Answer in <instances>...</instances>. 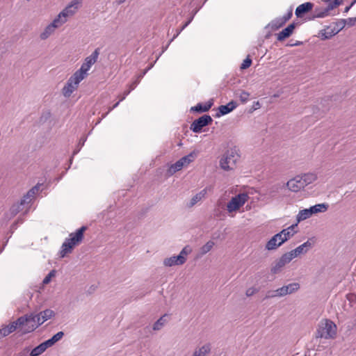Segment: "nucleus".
Listing matches in <instances>:
<instances>
[{
  "instance_id": "obj_31",
  "label": "nucleus",
  "mask_w": 356,
  "mask_h": 356,
  "mask_svg": "<svg viewBox=\"0 0 356 356\" xmlns=\"http://www.w3.org/2000/svg\"><path fill=\"white\" fill-rule=\"evenodd\" d=\"M166 316L167 314H164L154 323L152 326L154 331H159L165 326L167 323V320L165 319Z\"/></svg>"
},
{
  "instance_id": "obj_54",
  "label": "nucleus",
  "mask_w": 356,
  "mask_h": 356,
  "mask_svg": "<svg viewBox=\"0 0 356 356\" xmlns=\"http://www.w3.org/2000/svg\"><path fill=\"white\" fill-rule=\"evenodd\" d=\"M31 325V323H26L25 325L23 327H19L22 329V331L23 332L24 328L25 327H29V325Z\"/></svg>"
},
{
  "instance_id": "obj_3",
  "label": "nucleus",
  "mask_w": 356,
  "mask_h": 356,
  "mask_svg": "<svg viewBox=\"0 0 356 356\" xmlns=\"http://www.w3.org/2000/svg\"><path fill=\"white\" fill-rule=\"evenodd\" d=\"M240 155L238 154L237 150L236 149H230L220 159V166L225 171L232 170L236 167Z\"/></svg>"
},
{
  "instance_id": "obj_25",
  "label": "nucleus",
  "mask_w": 356,
  "mask_h": 356,
  "mask_svg": "<svg viewBox=\"0 0 356 356\" xmlns=\"http://www.w3.org/2000/svg\"><path fill=\"white\" fill-rule=\"evenodd\" d=\"M182 258L181 257L172 256L164 259L163 264L165 266L171 267L173 266H181L183 265L181 262Z\"/></svg>"
},
{
  "instance_id": "obj_35",
  "label": "nucleus",
  "mask_w": 356,
  "mask_h": 356,
  "mask_svg": "<svg viewBox=\"0 0 356 356\" xmlns=\"http://www.w3.org/2000/svg\"><path fill=\"white\" fill-rule=\"evenodd\" d=\"M47 350L46 347L42 343L34 348L30 353V356H39Z\"/></svg>"
},
{
  "instance_id": "obj_23",
  "label": "nucleus",
  "mask_w": 356,
  "mask_h": 356,
  "mask_svg": "<svg viewBox=\"0 0 356 356\" xmlns=\"http://www.w3.org/2000/svg\"><path fill=\"white\" fill-rule=\"evenodd\" d=\"M296 24L294 23H292L289 24L287 27L284 29L282 31H280L277 34V40L279 41H282L285 38L289 37L295 29Z\"/></svg>"
},
{
  "instance_id": "obj_9",
  "label": "nucleus",
  "mask_w": 356,
  "mask_h": 356,
  "mask_svg": "<svg viewBox=\"0 0 356 356\" xmlns=\"http://www.w3.org/2000/svg\"><path fill=\"white\" fill-rule=\"evenodd\" d=\"M83 79H81L79 76L74 73L67 80L66 84L62 89V92L64 97H70L73 92L76 90L79 83Z\"/></svg>"
},
{
  "instance_id": "obj_27",
  "label": "nucleus",
  "mask_w": 356,
  "mask_h": 356,
  "mask_svg": "<svg viewBox=\"0 0 356 356\" xmlns=\"http://www.w3.org/2000/svg\"><path fill=\"white\" fill-rule=\"evenodd\" d=\"M300 177L302 178V181L305 187L313 183L317 179V175L314 172L305 173L300 175Z\"/></svg>"
},
{
  "instance_id": "obj_57",
  "label": "nucleus",
  "mask_w": 356,
  "mask_h": 356,
  "mask_svg": "<svg viewBox=\"0 0 356 356\" xmlns=\"http://www.w3.org/2000/svg\"><path fill=\"white\" fill-rule=\"evenodd\" d=\"M120 102V100H119L117 103H115V104L112 106V108H115L119 105Z\"/></svg>"
},
{
  "instance_id": "obj_44",
  "label": "nucleus",
  "mask_w": 356,
  "mask_h": 356,
  "mask_svg": "<svg viewBox=\"0 0 356 356\" xmlns=\"http://www.w3.org/2000/svg\"><path fill=\"white\" fill-rule=\"evenodd\" d=\"M186 26H184V24L181 27L180 29H177L176 31V33L174 35L173 38L170 40V42H171L172 41L174 40L175 38H176L180 33L181 32L186 28Z\"/></svg>"
},
{
  "instance_id": "obj_56",
  "label": "nucleus",
  "mask_w": 356,
  "mask_h": 356,
  "mask_svg": "<svg viewBox=\"0 0 356 356\" xmlns=\"http://www.w3.org/2000/svg\"><path fill=\"white\" fill-rule=\"evenodd\" d=\"M125 1H126V0H118V1H116V3H117L118 5H120V4L124 3Z\"/></svg>"
},
{
  "instance_id": "obj_55",
  "label": "nucleus",
  "mask_w": 356,
  "mask_h": 356,
  "mask_svg": "<svg viewBox=\"0 0 356 356\" xmlns=\"http://www.w3.org/2000/svg\"><path fill=\"white\" fill-rule=\"evenodd\" d=\"M193 20V17H191L185 24H184V26H188V24L191 22V21Z\"/></svg>"
},
{
  "instance_id": "obj_21",
  "label": "nucleus",
  "mask_w": 356,
  "mask_h": 356,
  "mask_svg": "<svg viewBox=\"0 0 356 356\" xmlns=\"http://www.w3.org/2000/svg\"><path fill=\"white\" fill-rule=\"evenodd\" d=\"M211 351V344L207 343L200 347H197L191 356H207Z\"/></svg>"
},
{
  "instance_id": "obj_47",
  "label": "nucleus",
  "mask_w": 356,
  "mask_h": 356,
  "mask_svg": "<svg viewBox=\"0 0 356 356\" xmlns=\"http://www.w3.org/2000/svg\"><path fill=\"white\" fill-rule=\"evenodd\" d=\"M282 25L283 24H280V18L277 19L272 22V26H275L276 29L281 27Z\"/></svg>"
},
{
  "instance_id": "obj_33",
  "label": "nucleus",
  "mask_w": 356,
  "mask_h": 356,
  "mask_svg": "<svg viewBox=\"0 0 356 356\" xmlns=\"http://www.w3.org/2000/svg\"><path fill=\"white\" fill-rule=\"evenodd\" d=\"M215 243L212 241H209L206 244L202 245L200 249V256H203L212 250Z\"/></svg>"
},
{
  "instance_id": "obj_2",
  "label": "nucleus",
  "mask_w": 356,
  "mask_h": 356,
  "mask_svg": "<svg viewBox=\"0 0 356 356\" xmlns=\"http://www.w3.org/2000/svg\"><path fill=\"white\" fill-rule=\"evenodd\" d=\"M82 0H72L70 3L56 17V19L62 26L72 17L79 10Z\"/></svg>"
},
{
  "instance_id": "obj_52",
  "label": "nucleus",
  "mask_w": 356,
  "mask_h": 356,
  "mask_svg": "<svg viewBox=\"0 0 356 356\" xmlns=\"http://www.w3.org/2000/svg\"><path fill=\"white\" fill-rule=\"evenodd\" d=\"M302 42L300 41H297L296 43H293V44H289L288 46H290V47H293V46H299L300 44H302Z\"/></svg>"
},
{
  "instance_id": "obj_11",
  "label": "nucleus",
  "mask_w": 356,
  "mask_h": 356,
  "mask_svg": "<svg viewBox=\"0 0 356 356\" xmlns=\"http://www.w3.org/2000/svg\"><path fill=\"white\" fill-rule=\"evenodd\" d=\"M213 121L209 115H204L194 120L191 124V130L194 133H200L203 127L210 124Z\"/></svg>"
},
{
  "instance_id": "obj_19",
  "label": "nucleus",
  "mask_w": 356,
  "mask_h": 356,
  "mask_svg": "<svg viewBox=\"0 0 356 356\" xmlns=\"http://www.w3.org/2000/svg\"><path fill=\"white\" fill-rule=\"evenodd\" d=\"M237 106V103L234 101H231L226 105H222L218 107V112L216 113V117L219 118L222 115L228 114L234 110Z\"/></svg>"
},
{
  "instance_id": "obj_64",
  "label": "nucleus",
  "mask_w": 356,
  "mask_h": 356,
  "mask_svg": "<svg viewBox=\"0 0 356 356\" xmlns=\"http://www.w3.org/2000/svg\"><path fill=\"white\" fill-rule=\"evenodd\" d=\"M79 149H77L76 152H74V154H76V152H79Z\"/></svg>"
},
{
  "instance_id": "obj_6",
  "label": "nucleus",
  "mask_w": 356,
  "mask_h": 356,
  "mask_svg": "<svg viewBox=\"0 0 356 356\" xmlns=\"http://www.w3.org/2000/svg\"><path fill=\"white\" fill-rule=\"evenodd\" d=\"M99 55V49L97 48L90 56L85 58V61L81 65L80 69L76 71L74 74L79 76L81 79H83L86 76L87 72L89 71L92 65L97 62Z\"/></svg>"
},
{
  "instance_id": "obj_18",
  "label": "nucleus",
  "mask_w": 356,
  "mask_h": 356,
  "mask_svg": "<svg viewBox=\"0 0 356 356\" xmlns=\"http://www.w3.org/2000/svg\"><path fill=\"white\" fill-rule=\"evenodd\" d=\"M286 186L290 191L293 192H298L305 188L302 178H300V175H298L288 181Z\"/></svg>"
},
{
  "instance_id": "obj_24",
  "label": "nucleus",
  "mask_w": 356,
  "mask_h": 356,
  "mask_svg": "<svg viewBox=\"0 0 356 356\" xmlns=\"http://www.w3.org/2000/svg\"><path fill=\"white\" fill-rule=\"evenodd\" d=\"M281 234H276L266 243V248L268 250L277 249L282 244H280Z\"/></svg>"
},
{
  "instance_id": "obj_38",
  "label": "nucleus",
  "mask_w": 356,
  "mask_h": 356,
  "mask_svg": "<svg viewBox=\"0 0 356 356\" xmlns=\"http://www.w3.org/2000/svg\"><path fill=\"white\" fill-rule=\"evenodd\" d=\"M250 97V93L246 91H242L241 93L239 95V99L241 101L242 103H246Z\"/></svg>"
},
{
  "instance_id": "obj_13",
  "label": "nucleus",
  "mask_w": 356,
  "mask_h": 356,
  "mask_svg": "<svg viewBox=\"0 0 356 356\" xmlns=\"http://www.w3.org/2000/svg\"><path fill=\"white\" fill-rule=\"evenodd\" d=\"M40 185L38 184L32 188H31L19 202L21 204V205L23 206V208H25V213L29 209L31 204L33 200L34 199L35 194L38 192L40 189Z\"/></svg>"
},
{
  "instance_id": "obj_40",
  "label": "nucleus",
  "mask_w": 356,
  "mask_h": 356,
  "mask_svg": "<svg viewBox=\"0 0 356 356\" xmlns=\"http://www.w3.org/2000/svg\"><path fill=\"white\" fill-rule=\"evenodd\" d=\"M251 64H252V60L249 57H247L242 63V64L241 65V69H242V70L247 69L251 65Z\"/></svg>"
},
{
  "instance_id": "obj_46",
  "label": "nucleus",
  "mask_w": 356,
  "mask_h": 356,
  "mask_svg": "<svg viewBox=\"0 0 356 356\" xmlns=\"http://www.w3.org/2000/svg\"><path fill=\"white\" fill-rule=\"evenodd\" d=\"M154 66V63H152L149 66H148L143 72L141 74H140L138 76V79L140 80V79L142 77H143V76Z\"/></svg>"
},
{
  "instance_id": "obj_29",
  "label": "nucleus",
  "mask_w": 356,
  "mask_h": 356,
  "mask_svg": "<svg viewBox=\"0 0 356 356\" xmlns=\"http://www.w3.org/2000/svg\"><path fill=\"white\" fill-rule=\"evenodd\" d=\"M207 193V188H204L200 192L195 195L191 200L190 203L188 206L190 207H193L195 204H197L198 202L202 200L206 195Z\"/></svg>"
},
{
  "instance_id": "obj_14",
  "label": "nucleus",
  "mask_w": 356,
  "mask_h": 356,
  "mask_svg": "<svg viewBox=\"0 0 356 356\" xmlns=\"http://www.w3.org/2000/svg\"><path fill=\"white\" fill-rule=\"evenodd\" d=\"M314 240L313 238L308 239L306 242L298 246L294 250H292L290 252H288L292 259L296 258L300 254H306L311 248H313L314 245Z\"/></svg>"
},
{
  "instance_id": "obj_42",
  "label": "nucleus",
  "mask_w": 356,
  "mask_h": 356,
  "mask_svg": "<svg viewBox=\"0 0 356 356\" xmlns=\"http://www.w3.org/2000/svg\"><path fill=\"white\" fill-rule=\"evenodd\" d=\"M64 336L63 332L60 331L54 334L51 338L54 341L55 343L60 340Z\"/></svg>"
},
{
  "instance_id": "obj_30",
  "label": "nucleus",
  "mask_w": 356,
  "mask_h": 356,
  "mask_svg": "<svg viewBox=\"0 0 356 356\" xmlns=\"http://www.w3.org/2000/svg\"><path fill=\"white\" fill-rule=\"evenodd\" d=\"M87 229L88 227L83 225L80 228L77 229L75 232L70 233L69 234V236H72L75 238L76 240H79L82 242L84 238V233Z\"/></svg>"
},
{
  "instance_id": "obj_5",
  "label": "nucleus",
  "mask_w": 356,
  "mask_h": 356,
  "mask_svg": "<svg viewBox=\"0 0 356 356\" xmlns=\"http://www.w3.org/2000/svg\"><path fill=\"white\" fill-rule=\"evenodd\" d=\"M17 323V326L23 327L26 323H31V325H29V327H25L23 330V333H29L35 330L38 326L41 324L40 323V318L36 317L35 314H31L29 315L22 316L15 321Z\"/></svg>"
},
{
  "instance_id": "obj_50",
  "label": "nucleus",
  "mask_w": 356,
  "mask_h": 356,
  "mask_svg": "<svg viewBox=\"0 0 356 356\" xmlns=\"http://www.w3.org/2000/svg\"><path fill=\"white\" fill-rule=\"evenodd\" d=\"M129 93L130 90L124 91L122 96L120 98V102L123 101Z\"/></svg>"
},
{
  "instance_id": "obj_41",
  "label": "nucleus",
  "mask_w": 356,
  "mask_h": 356,
  "mask_svg": "<svg viewBox=\"0 0 356 356\" xmlns=\"http://www.w3.org/2000/svg\"><path fill=\"white\" fill-rule=\"evenodd\" d=\"M258 292V289L254 287L248 288L245 291V295L248 297L253 296L254 293Z\"/></svg>"
},
{
  "instance_id": "obj_28",
  "label": "nucleus",
  "mask_w": 356,
  "mask_h": 356,
  "mask_svg": "<svg viewBox=\"0 0 356 356\" xmlns=\"http://www.w3.org/2000/svg\"><path fill=\"white\" fill-rule=\"evenodd\" d=\"M54 315V312L51 309H45L41 312L40 314H35L37 318H40V323L41 325L48 319L51 318Z\"/></svg>"
},
{
  "instance_id": "obj_49",
  "label": "nucleus",
  "mask_w": 356,
  "mask_h": 356,
  "mask_svg": "<svg viewBox=\"0 0 356 356\" xmlns=\"http://www.w3.org/2000/svg\"><path fill=\"white\" fill-rule=\"evenodd\" d=\"M346 298L351 302H354L356 299V296L353 293H348L346 295Z\"/></svg>"
},
{
  "instance_id": "obj_36",
  "label": "nucleus",
  "mask_w": 356,
  "mask_h": 356,
  "mask_svg": "<svg viewBox=\"0 0 356 356\" xmlns=\"http://www.w3.org/2000/svg\"><path fill=\"white\" fill-rule=\"evenodd\" d=\"M279 291V288L275 290L268 291L266 294L265 298L270 299L274 298H281Z\"/></svg>"
},
{
  "instance_id": "obj_39",
  "label": "nucleus",
  "mask_w": 356,
  "mask_h": 356,
  "mask_svg": "<svg viewBox=\"0 0 356 356\" xmlns=\"http://www.w3.org/2000/svg\"><path fill=\"white\" fill-rule=\"evenodd\" d=\"M292 16V10L280 18V24H284Z\"/></svg>"
},
{
  "instance_id": "obj_45",
  "label": "nucleus",
  "mask_w": 356,
  "mask_h": 356,
  "mask_svg": "<svg viewBox=\"0 0 356 356\" xmlns=\"http://www.w3.org/2000/svg\"><path fill=\"white\" fill-rule=\"evenodd\" d=\"M140 81V80L137 78V79L135 81H134L133 83H131L129 85V89L128 90H130V92L131 90H133L136 87V86L139 83Z\"/></svg>"
},
{
  "instance_id": "obj_62",
  "label": "nucleus",
  "mask_w": 356,
  "mask_h": 356,
  "mask_svg": "<svg viewBox=\"0 0 356 356\" xmlns=\"http://www.w3.org/2000/svg\"><path fill=\"white\" fill-rule=\"evenodd\" d=\"M145 330H149V327L147 326V327H146L145 328Z\"/></svg>"
},
{
  "instance_id": "obj_53",
  "label": "nucleus",
  "mask_w": 356,
  "mask_h": 356,
  "mask_svg": "<svg viewBox=\"0 0 356 356\" xmlns=\"http://www.w3.org/2000/svg\"><path fill=\"white\" fill-rule=\"evenodd\" d=\"M254 109L256 110L260 107V104L259 102H254L253 105Z\"/></svg>"
},
{
  "instance_id": "obj_7",
  "label": "nucleus",
  "mask_w": 356,
  "mask_h": 356,
  "mask_svg": "<svg viewBox=\"0 0 356 356\" xmlns=\"http://www.w3.org/2000/svg\"><path fill=\"white\" fill-rule=\"evenodd\" d=\"M250 197L246 193H239L231 198L227 204V211L232 213L238 211L241 207L249 200Z\"/></svg>"
},
{
  "instance_id": "obj_48",
  "label": "nucleus",
  "mask_w": 356,
  "mask_h": 356,
  "mask_svg": "<svg viewBox=\"0 0 356 356\" xmlns=\"http://www.w3.org/2000/svg\"><path fill=\"white\" fill-rule=\"evenodd\" d=\"M328 9H325L323 11L318 13L316 14V17H324L327 15Z\"/></svg>"
},
{
  "instance_id": "obj_17",
  "label": "nucleus",
  "mask_w": 356,
  "mask_h": 356,
  "mask_svg": "<svg viewBox=\"0 0 356 356\" xmlns=\"http://www.w3.org/2000/svg\"><path fill=\"white\" fill-rule=\"evenodd\" d=\"M300 288V285L298 282H292L287 285L282 286L279 288L280 296L284 297L286 295H290L298 291Z\"/></svg>"
},
{
  "instance_id": "obj_51",
  "label": "nucleus",
  "mask_w": 356,
  "mask_h": 356,
  "mask_svg": "<svg viewBox=\"0 0 356 356\" xmlns=\"http://www.w3.org/2000/svg\"><path fill=\"white\" fill-rule=\"evenodd\" d=\"M113 109V108H112V107H110L108 112L102 115V118L98 121V122H99L102 119L104 118Z\"/></svg>"
},
{
  "instance_id": "obj_34",
  "label": "nucleus",
  "mask_w": 356,
  "mask_h": 356,
  "mask_svg": "<svg viewBox=\"0 0 356 356\" xmlns=\"http://www.w3.org/2000/svg\"><path fill=\"white\" fill-rule=\"evenodd\" d=\"M192 252V248L189 245H186L180 252L177 257H181L182 260L181 261V264H184L187 260L186 257Z\"/></svg>"
},
{
  "instance_id": "obj_22",
  "label": "nucleus",
  "mask_w": 356,
  "mask_h": 356,
  "mask_svg": "<svg viewBox=\"0 0 356 356\" xmlns=\"http://www.w3.org/2000/svg\"><path fill=\"white\" fill-rule=\"evenodd\" d=\"M312 8L313 3L310 2L302 3L296 8L295 14L298 17H301L303 14L310 11Z\"/></svg>"
},
{
  "instance_id": "obj_8",
  "label": "nucleus",
  "mask_w": 356,
  "mask_h": 356,
  "mask_svg": "<svg viewBox=\"0 0 356 356\" xmlns=\"http://www.w3.org/2000/svg\"><path fill=\"white\" fill-rule=\"evenodd\" d=\"M196 155L197 154L195 152H192L188 155L181 157L175 163L172 164L168 170V175H172L175 172L181 170L183 168L188 166L195 160Z\"/></svg>"
},
{
  "instance_id": "obj_20",
  "label": "nucleus",
  "mask_w": 356,
  "mask_h": 356,
  "mask_svg": "<svg viewBox=\"0 0 356 356\" xmlns=\"http://www.w3.org/2000/svg\"><path fill=\"white\" fill-rule=\"evenodd\" d=\"M17 323H15V321H13L7 325H2V327L0 328V340L15 332L17 330Z\"/></svg>"
},
{
  "instance_id": "obj_60",
  "label": "nucleus",
  "mask_w": 356,
  "mask_h": 356,
  "mask_svg": "<svg viewBox=\"0 0 356 356\" xmlns=\"http://www.w3.org/2000/svg\"><path fill=\"white\" fill-rule=\"evenodd\" d=\"M334 3H335L336 5H339V0H334Z\"/></svg>"
},
{
  "instance_id": "obj_59",
  "label": "nucleus",
  "mask_w": 356,
  "mask_h": 356,
  "mask_svg": "<svg viewBox=\"0 0 356 356\" xmlns=\"http://www.w3.org/2000/svg\"><path fill=\"white\" fill-rule=\"evenodd\" d=\"M85 141H86V139H83V141H81V140H80L79 144H80L81 146H83V144H84V143H85Z\"/></svg>"
},
{
  "instance_id": "obj_1",
  "label": "nucleus",
  "mask_w": 356,
  "mask_h": 356,
  "mask_svg": "<svg viewBox=\"0 0 356 356\" xmlns=\"http://www.w3.org/2000/svg\"><path fill=\"white\" fill-rule=\"evenodd\" d=\"M337 327L335 323L330 319H322L318 324L316 337L332 339L337 335Z\"/></svg>"
},
{
  "instance_id": "obj_10",
  "label": "nucleus",
  "mask_w": 356,
  "mask_h": 356,
  "mask_svg": "<svg viewBox=\"0 0 356 356\" xmlns=\"http://www.w3.org/2000/svg\"><path fill=\"white\" fill-rule=\"evenodd\" d=\"M81 243V241L76 240L72 236H68V238H65V241L61 245V248L59 252L60 257L63 258L67 254L71 253L74 248Z\"/></svg>"
},
{
  "instance_id": "obj_63",
  "label": "nucleus",
  "mask_w": 356,
  "mask_h": 356,
  "mask_svg": "<svg viewBox=\"0 0 356 356\" xmlns=\"http://www.w3.org/2000/svg\"><path fill=\"white\" fill-rule=\"evenodd\" d=\"M79 149H77L76 152H74V154H76V152H79Z\"/></svg>"
},
{
  "instance_id": "obj_37",
  "label": "nucleus",
  "mask_w": 356,
  "mask_h": 356,
  "mask_svg": "<svg viewBox=\"0 0 356 356\" xmlns=\"http://www.w3.org/2000/svg\"><path fill=\"white\" fill-rule=\"evenodd\" d=\"M56 275V271L54 270H51L48 275L44 278L42 283L43 284H47L50 282L51 278Z\"/></svg>"
},
{
  "instance_id": "obj_43",
  "label": "nucleus",
  "mask_w": 356,
  "mask_h": 356,
  "mask_svg": "<svg viewBox=\"0 0 356 356\" xmlns=\"http://www.w3.org/2000/svg\"><path fill=\"white\" fill-rule=\"evenodd\" d=\"M42 343L44 344V346L46 347V348L47 349L49 347H51L53 345H54V343H56L54 342V341L52 339V338L42 342Z\"/></svg>"
},
{
  "instance_id": "obj_61",
  "label": "nucleus",
  "mask_w": 356,
  "mask_h": 356,
  "mask_svg": "<svg viewBox=\"0 0 356 356\" xmlns=\"http://www.w3.org/2000/svg\"><path fill=\"white\" fill-rule=\"evenodd\" d=\"M275 97H279V95L278 94H275L273 95Z\"/></svg>"
},
{
  "instance_id": "obj_26",
  "label": "nucleus",
  "mask_w": 356,
  "mask_h": 356,
  "mask_svg": "<svg viewBox=\"0 0 356 356\" xmlns=\"http://www.w3.org/2000/svg\"><path fill=\"white\" fill-rule=\"evenodd\" d=\"M212 105V100L207 102L204 104L199 103L196 106L191 107V111L197 113L207 112L211 108Z\"/></svg>"
},
{
  "instance_id": "obj_12",
  "label": "nucleus",
  "mask_w": 356,
  "mask_h": 356,
  "mask_svg": "<svg viewBox=\"0 0 356 356\" xmlns=\"http://www.w3.org/2000/svg\"><path fill=\"white\" fill-rule=\"evenodd\" d=\"M292 257L289 252L284 254L279 259L276 260L272 265L270 272L275 275L280 273L287 264L290 263Z\"/></svg>"
},
{
  "instance_id": "obj_15",
  "label": "nucleus",
  "mask_w": 356,
  "mask_h": 356,
  "mask_svg": "<svg viewBox=\"0 0 356 356\" xmlns=\"http://www.w3.org/2000/svg\"><path fill=\"white\" fill-rule=\"evenodd\" d=\"M60 26L61 25L58 23V22L54 19L52 22L47 25L44 28V31L40 34V38L42 40H47L55 32L56 29Z\"/></svg>"
},
{
  "instance_id": "obj_4",
  "label": "nucleus",
  "mask_w": 356,
  "mask_h": 356,
  "mask_svg": "<svg viewBox=\"0 0 356 356\" xmlns=\"http://www.w3.org/2000/svg\"><path fill=\"white\" fill-rule=\"evenodd\" d=\"M328 207L327 204L321 203L312 206L309 209L300 210L296 216V221L300 222L308 219L314 214L325 212L327 210Z\"/></svg>"
},
{
  "instance_id": "obj_58",
  "label": "nucleus",
  "mask_w": 356,
  "mask_h": 356,
  "mask_svg": "<svg viewBox=\"0 0 356 356\" xmlns=\"http://www.w3.org/2000/svg\"><path fill=\"white\" fill-rule=\"evenodd\" d=\"M353 3H354V2H353V3H352V4H351L350 6H347V7L345 8V12H348V11L349 10L350 8L351 7V6H352Z\"/></svg>"
},
{
  "instance_id": "obj_32",
  "label": "nucleus",
  "mask_w": 356,
  "mask_h": 356,
  "mask_svg": "<svg viewBox=\"0 0 356 356\" xmlns=\"http://www.w3.org/2000/svg\"><path fill=\"white\" fill-rule=\"evenodd\" d=\"M21 211H25V208H23V206L19 202L13 204L9 209L10 217L15 216Z\"/></svg>"
},
{
  "instance_id": "obj_16",
  "label": "nucleus",
  "mask_w": 356,
  "mask_h": 356,
  "mask_svg": "<svg viewBox=\"0 0 356 356\" xmlns=\"http://www.w3.org/2000/svg\"><path fill=\"white\" fill-rule=\"evenodd\" d=\"M298 224H292L290 227L277 233V234H281L280 244H283L298 232Z\"/></svg>"
}]
</instances>
